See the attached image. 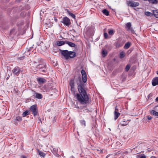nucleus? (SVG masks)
<instances>
[{
  "instance_id": "9b49d317",
  "label": "nucleus",
  "mask_w": 158,
  "mask_h": 158,
  "mask_svg": "<svg viewBox=\"0 0 158 158\" xmlns=\"http://www.w3.org/2000/svg\"><path fill=\"white\" fill-rule=\"evenodd\" d=\"M127 30L128 31H130L131 32H133L134 31L132 27H131V24L130 23H128L126 25Z\"/></svg>"
},
{
  "instance_id": "3c124183",
  "label": "nucleus",
  "mask_w": 158,
  "mask_h": 158,
  "mask_svg": "<svg viewBox=\"0 0 158 158\" xmlns=\"http://www.w3.org/2000/svg\"><path fill=\"white\" fill-rule=\"evenodd\" d=\"M23 158H27L25 156H23Z\"/></svg>"
},
{
  "instance_id": "f704fd0d",
  "label": "nucleus",
  "mask_w": 158,
  "mask_h": 158,
  "mask_svg": "<svg viewBox=\"0 0 158 158\" xmlns=\"http://www.w3.org/2000/svg\"><path fill=\"white\" fill-rule=\"evenodd\" d=\"M130 68V66L129 65H127L125 68L126 71H128Z\"/></svg>"
},
{
  "instance_id": "6ab92c4d",
  "label": "nucleus",
  "mask_w": 158,
  "mask_h": 158,
  "mask_svg": "<svg viewBox=\"0 0 158 158\" xmlns=\"http://www.w3.org/2000/svg\"><path fill=\"white\" fill-rule=\"evenodd\" d=\"M107 54V51L105 49H103L102 52V54L103 57L106 56Z\"/></svg>"
},
{
  "instance_id": "5701e85b",
  "label": "nucleus",
  "mask_w": 158,
  "mask_h": 158,
  "mask_svg": "<svg viewBox=\"0 0 158 158\" xmlns=\"http://www.w3.org/2000/svg\"><path fill=\"white\" fill-rule=\"evenodd\" d=\"M102 12L103 14L106 16H107L109 15V12L106 9L103 10L102 11Z\"/></svg>"
},
{
  "instance_id": "a878e982",
  "label": "nucleus",
  "mask_w": 158,
  "mask_h": 158,
  "mask_svg": "<svg viewBox=\"0 0 158 158\" xmlns=\"http://www.w3.org/2000/svg\"><path fill=\"white\" fill-rule=\"evenodd\" d=\"M137 158H146V156L144 154L138 155L136 156Z\"/></svg>"
},
{
  "instance_id": "de8ad7c7",
  "label": "nucleus",
  "mask_w": 158,
  "mask_h": 158,
  "mask_svg": "<svg viewBox=\"0 0 158 158\" xmlns=\"http://www.w3.org/2000/svg\"><path fill=\"white\" fill-rule=\"evenodd\" d=\"M150 158H156L155 156H151Z\"/></svg>"
},
{
  "instance_id": "bb28decb",
  "label": "nucleus",
  "mask_w": 158,
  "mask_h": 158,
  "mask_svg": "<svg viewBox=\"0 0 158 158\" xmlns=\"http://www.w3.org/2000/svg\"><path fill=\"white\" fill-rule=\"evenodd\" d=\"M114 31L112 29H110L108 33L109 35H113L114 33Z\"/></svg>"
},
{
  "instance_id": "c9c22d12",
  "label": "nucleus",
  "mask_w": 158,
  "mask_h": 158,
  "mask_svg": "<svg viewBox=\"0 0 158 158\" xmlns=\"http://www.w3.org/2000/svg\"><path fill=\"white\" fill-rule=\"evenodd\" d=\"M104 37L105 39H107L108 37V35L107 33L106 32H104Z\"/></svg>"
},
{
  "instance_id": "b1692460",
  "label": "nucleus",
  "mask_w": 158,
  "mask_h": 158,
  "mask_svg": "<svg viewBox=\"0 0 158 158\" xmlns=\"http://www.w3.org/2000/svg\"><path fill=\"white\" fill-rule=\"evenodd\" d=\"M131 44V43L130 42L126 43L124 46V48L125 49L128 48L130 47Z\"/></svg>"
},
{
  "instance_id": "393cba45",
  "label": "nucleus",
  "mask_w": 158,
  "mask_h": 158,
  "mask_svg": "<svg viewBox=\"0 0 158 158\" xmlns=\"http://www.w3.org/2000/svg\"><path fill=\"white\" fill-rule=\"evenodd\" d=\"M30 113V111L28 110H26L22 114V116L23 117L26 116L27 115L29 114Z\"/></svg>"
},
{
  "instance_id": "79ce46f5",
  "label": "nucleus",
  "mask_w": 158,
  "mask_h": 158,
  "mask_svg": "<svg viewBox=\"0 0 158 158\" xmlns=\"http://www.w3.org/2000/svg\"><path fill=\"white\" fill-rule=\"evenodd\" d=\"M127 125V123H122L121 125L123 126H125Z\"/></svg>"
},
{
  "instance_id": "37998d69",
  "label": "nucleus",
  "mask_w": 158,
  "mask_h": 158,
  "mask_svg": "<svg viewBox=\"0 0 158 158\" xmlns=\"http://www.w3.org/2000/svg\"><path fill=\"white\" fill-rule=\"evenodd\" d=\"M36 79H44V78L43 77H38L37 78H36Z\"/></svg>"
},
{
  "instance_id": "7ed1b4c3",
  "label": "nucleus",
  "mask_w": 158,
  "mask_h": 158,
  "mask_svg": "<svg viewBox=\"0 0 158 158\" xmlns=\"http://www.w3.org/2000/svg\"><path fill=\"white\" fill-rule=\"evenodd\" d=\"M12 72L14 74V75L16 77H17V78H19L18 77L19 74H20V75H22L21 71L19 68L18 67H15L12 70Z\"/></svg>"
},
{
  "instance_id": "dca6fc26",
  "label": "nucleus",
  "mask_w": 158,
  "mask_h": 158,
  "mask_svg": "<svg viewBox=\"0 0 158 158\" xmlns=\"http://www.w3.org/2000/svg\"><path fill=\"white\" fill-rule=\"evenodd\" d=\"M66 11L67 13L70 16H71V17H72L74 19H75V18L76 16H75V15L73 14V13L69 11V10H68V9H66Z\"/></svg>"
},
{
  "instance_id": "f8f14e48",
  "label": "nucleus",
  "mask_w": 158,
  "mask_h": 158,
  "mask_svg": "<svg viewBox=\"0 0 158 158\" xmlns=\"http://www.w3.org/2000/svg\"><path fill=\"white\" fill-rule=\"evenodd\" d=\"M69 58H73L75 57L76 56V53L75 52L72 51H69Z\"/></svg>"
},
{
  "instance_id": "7c9ffc66",
  "label": "nucleus",
  "mask_w": 158,
  "mask_h": 158,
  "mask_svg": "<svg viewBox=\"0 0 158 158\" xmlns=\"http://www.w3.org/2000/svg\"><path fill=\"white\" fill-rule=\"evenodd\" d=\"M145 14L146 16H152V14L149 11H146L145 12Z\"/></svg>"
},
{
  "instance_id": "5fc2aeb1",
  "label": "nucleus",
  "mask_w": 158,
  "mask_h": 158,
  "mask_svg": "<svg viewBox=\"0 0 158 158\" xmlns=\"http://www.w3.org/2000/svg\"><path fill=\"white\" fill-rule=\"evenodd\" d=\"M123 122H125V121H124V120H123Z\"/></svg>"
},
{
  "instance_id": "cd10ccee",
  "label": "nucleus",
  "mask_w": 158,
  "mask_h": 158,
  "mask_svg": "<svg viewBox=\"0 0 158 158\" xmlns=\"http://www.w3.org/2000/svg\"><path fill=\"white\" fill-rule=\"evenodd\" d=\"M38 152L39 155L41 156L44 157L45 156V154L43 152H41L40 151L38 150Z\"/></svg>"
},
{
  "instance_id": "0eeeda50",
  "label": "nucleus",
  "mask_w": 158,
  "mask_h": 158,
  "mask_svg": "<svg viewBox=\"0 0 158 158\" xmlns=\"http://www.w3.org/2000/svg\"><path fill=\"white\" fill-rule=\"evenodd\" d=\"M69 85L70 87V91L71 93L73 95L75 94V89L74 88V82L73 80H71L70 81Z\"/></svg>"
},
{
  "instance_id": "c85d7f7f",
  "label": "nucleus",
  "mask_w": 158,
  "mask_h": 158,
  "mask_svg": "<svg viewBox=\"0 0 158 158\" xmlns=\"http://www.w3.org/2000/svg\"><path fill=\"white\" fill-rule=\"evenodd\" d=\"M120 58H123L125 56V53L124 52H122L120 53L119 55Z\"/></svg>"
},
{
  "instance_id": "423d86ee",
  "label": "nucleus",
  "mask_w": 158,
  "mask_h": 158,
  "mask_svg": "<svg viewBox=\"0 0 158 158\" xmlns=\"http://www.w3.org/2000/svg\"><path fill=\"white\" fill-rule=\"evenodd\" d=\"M120 107L118 106H115V111L114 112V119L115 120H116L120 114L119 112V110Z\"/></svg>"
},
{
  "instance_id": "2eb2a0df",
  "label": "nucleus",
  "mask_w": 158,
  "mask_h": 158,
  "mask_svg": "<svg viewBox=\"0 0 158 158\" xmlns=\"http://www.w3.org/2000/svg\"><path fill=\"white\" fill-rule=\"evenodd\" d=\"M65 44H67L69 46L72 47H74L76 46L75 44L68 41H65Z\"/></svg>"
},
{
  "instance_id": "603ef678",
  "label": "nucleus",
  "mask_w": 158,
  "mask_h": 158,
  "mask_svg": "<svg viewBox=\"0 0 158 158\" xmlns=\"http://www.w3.org/2000/svg\"><path fill=\"white\" fill-rule=\"evenodd\" d=\"M157 74L158 75V71H157Z\"/></svg>"
},
{
  "instance_id": "aec40b11",
  "label": "nucleus",
  "mask_w": 158,
  "mask_h": 158,
  "mask_svg": "<svg viewBox=\"0 0 158 158\" xmlns=\"http://www.w3.org/2000/svg\"><path fill=\"white\" fill-rule=\"evenodd\" d=\"M152 84L153 86L158 85V80H152Z\"/></svg>"
},
{
  "instance_id": "864d4df0",
  "label": "nucleus",
  "mask_w": 158,
  "mask_h": 158,
  "mask_svg": "<svg viewBox=\"0 0 158 158\" xmlns=\"http://www.w3.org/2000/svg\"><path fill=\"white\" fill-rule=\"evenodd\" d=\"M116 46H117V47H119V46L117 45H117H116Z\"/></svg>"
},
{
  "instance_id": "8fccbe9b",
  "label": "nucleus",
  "mask_w": 158,
  "mask_h": 158,
  "mask_svg": "<svg viewBox=\"0 0 158 158\" xmlns=\"http://www.w3.org/2000/svg\"><path fill=\"white\" fill-rule=\"evenodd\" d=\"M124 154H127L128 153V152H124Z\"/></svg>"
},
{
  "instance_id": "39448f33",
  "label": "nucleus",
  "mask_w": 158,
  "mask_h": 158,
  "mask_svg": "<svg viewBox=\"0 0 158 158\" xmlns=\"http://www.w3.org/2000/svg\"><path fill=\"white\" fill-rule=\"evenodd\" d=\"M61 22L63 23L64 25L69 27L71 24V22L70 19L67 17L63 18Z\"/></svg>"
},
{
  "instance_id": "49530a36",
  "label": "nucleus",
  "mask_w": 158,
  "mask_h": 158,
  "mask_svg": "<svg viewBox=\"0 0 158 158\" xmlns=\"http://www.w3.org/2000/svg\"><path fill=\"white\" fill-rule=\"evenodd\" d=\"M54 20L56 22H57V18L55 17H54Z\"/></svg>"
},
{
  "instance_id": "9d476101",
  "label": "nucleus",
  "mask_w": 158,
  "mask_h": 158,
  "mask_svg": "<svg viewBox=\"0 0 158 158\" xmlns=\"http://www.w3.org/2000/svg\"><path fill=\"white\" fill-rule=\"evenodd\" d=\"M16 34V31L15 29H13L10 31L9 34L10 37L11 38H13Z\"/></svg>"
},
{
  "instance_id": "09e8293b",
  "label": "nucleus",
  "mask_w": 158,
  "mask_h": 158,
  "mask_svg": "<svg viewBox=\"0 0 158 158\" xmlns=\"http://www.w3.org/2000/svg\"><path fill=\"white\" fill-rule=\"evenodd\" d=\"M153 79H158V77H155Z\"/></svg>"
},
{
  "instance_id": "f03ea898",
  "label": "nucleus",
  "mask_w": 158,
  "mask_h": 158,
  "mask_svg": "<svg viewBox=\"0 0 158 158\" xmlns=\"http://www.w3.org/2000/svg\"><path fill=\"white\" fill-rule=\"evenodd\" d=\"M37 70H39L40 72H42L44 73H46L47 71L46 65L45 63L42 64H40L36 67Z\"/></svg>"
},
{
  "instance_id": "f3484780",
  "label": "nucleus",
  "mask_w": 158,
  "mask_h": 158,
  "mask_svg": "<svg viewBox=\"0 0 158 158\" xmlns=\"http://www.w3.org/2000/svg\"><path fill=\"white\" fill-rule=\"evenodd\" d=\"M148 1L152 4H157L158 3V0H148Z\"/></svg>"
},
{
  "instance_id": "6e6552de",
  "label": "nucleus",
  "mask_w": 158,
  "mask_h": 158,
  "mask_svg": "<svg viewBox=\"0 0 158 158\" xmlns=\"http://www.w3.org/2000/svg\"><path fill=\"white\" fill-rule=\"evenodd\" d=\"M128 6L131 7H135L139 6V2L134 1H129L127 2Z\"/></svg>"
},
{
  "instance_id": "72a5a7b5",
  "label": "nucleus",
  "mask_w": 158,
  "mask_h": 158,
  "mask_svg": "<svg viewBox=\"0 0 158 158\" xmlns=\"http://www.w3.org/2000/svg\"><path fill=\"white\" fill-rule=\"evenodd\" d=\"M97 151L98 152V153H102L103 152V149H101L100 148L97 149Z\"/></svg>"
},
{
  "instance_id": "f257e3e1",
  "label": "nucleus",
  "mask_w": 158,
  "mask_h": 158,
  "mask_svg": "<svg viewBox=\"0 0 158 158\" xmlns=\"http://www.w3.org/2000/svg\"><path fill=\"white\" fill-rule=\"evenodd\" d=\"M85 84L82 83L79 85L77 88L79 93H77L75 96L79 102L81 104H85L89 102V98L84 89Z\"/></svg>"
},
{
  "instance_id": "473e14b6",
  "label": "nucleus",
  "mask_w": 158,
  "mask_h": 158,
  "mask_svg": "<svg viewBox=\"0 0 158 158\" xmlns=\"http://www.w3.org/2000/svg\"><path fill=\"white\" fill-rule=\"evenodd\" d=\"M80 123L82 125H84L85 127V120H81Z\"/></svg>"
},
{
  "instance_id": "a19ab883",
  "label": "nucleus",
  "mask_w": 158,
  "mask_h": 158,
  "mask_svg": "<svg viewBox=\"0 0 158 158\" xmlns=\"http://www.w3.org/2000/svg\"><path fill=\"white\" fill-rule=\"evenodd\" d=\"M147 117L148 119L149 120H151L152 118V117L151 116H147Z\"/></svg>"
},
{
  "instance_id": "58836bf2",
  "label": "nucleus",
  "mask_w": 158,
  "mask_h": 158,
  "mask_svg": "<svg viewBox=\"0 0 158 158\" xmlns=\"http://www.w3.org/2000/svg\"><path fill=\"white\" fill-rule=\"evenodd\" d=\"M83 111L84 113H88L89 111L88 110V109H85L83 110Z\"/></svg>"
},
{
  "instance_id": "4c0bfd02",
  "label": "nucleus",
  "mask_w": 158,
  "mask_h": 158,
  "mask_svg": "<svg viewBox=\"0 0 158 158\" xmlns=\"http://www.w3.org/2000/svg\"><path fill=\"white\" fill-rule=\"evenodd\" d=\"M16 119L17 121H20L22 120V118L21 117L18 116L16 117Z\"/></svg>"
},
{
  "instance_id": "2f4dec72",
  "label": "nucleus",
  "mask_w": 158,
  "mask_h": 158,
  "mask_svg": "<svg viewBox=\"0 0 158 158\" xmlns=\"http://www.w3.org/2000/svg\"><path fill=\"white\" fill-rule=\"evenodd\" d=\"M57 149L56 148H53L52 151L53 153L55 155L57 154Z\"/></svg>"
},
{
  "instance_id": "a211bd4d",
  "label": "nucleus",
  "mask_w": 158,
  "mask_h": 158,
  "mask_svg": "<svg viewBox=\"0 0 158 158\" xmlns=\"http://www.w3.org/2000/svg\"><path fill=\"white\" fill-rule=\"evenodd\" d=\"M152 15H154L156 18H158V10H154Z\"/></svg>"
},
{
  "instance_id": "e433bc0d",
  "label": "nucleus",
  "mask_w": 158,
  "mask_h": 158,
  "mask_svg": "<svg viewBox=\"0 0 158 158\" xmlns=\"http://www.w3.org/2000/svg\"><path fill=\"white\" fill-rule=\"evenodd\" d=\"M33 47H30L28 49H27L26 52H29L31 51L33 49Z\"/></svg>"
},
{
  "instance_id": "20e7f679",
  "label": "nucleus",
  "mask_w": 158,
  "mask_h": 158,
  "mask_svg": "<svg viewBox=\"0 0 158 158\" xmlns=\"http://www.w3.org/2000/svg\"><path fill=\"white\" fill-rule=\"evenodd\" d=\"M30 109L32 112L34 116H35L37 115L38 111L36 105H34L31 106L30 107Z\"/></svg>"
},
{
  "instance_id": "ea45409f",
  "label": "nucleus",
  "mask_w": 158,
  "mask_h": 158,
  "mask_svg": "<svg viewBox=\"0 0 158 158\" xmlns=\"http://www.w3.org/2000/svg\"><path fill=\"white\" fill-rule=\"evenodd\" d=\"M112 157L111 155H108L106 156V158H112Z\"/></svg>"
},
{
  "instance_id": "4468645a",
  "label": "nucleus",
  "mask_w": 158,
  "mask_h": 158,
  "mask_svg": "<svg viewBox=\"0 0 158 158\" xmlns=\"http://www.w3.org/2000/svg\"><path fill=\"white\" fill-rule=\"evenodd\" d=\"M65 43V41H60L56 42V44L58 46H61L64 45Z\"/></svg>"
},
{
  "instance_id": "c756f323",
  "label": "nucleus",
  "mask_w": 158,
  "mask_h": 158,
  "mask_svg": "<svg viewBox=\"0 0 158 158\" xmlns=\"http://www.w3.org/2000/svg\"><path fill=\"white\" fill-rule=\"evenodd\" d=\"M37 81L39 84H41L46 81V80H37Z\"/></svg>"
},
{
  "instance_id": "ddd939ff",
  "label": "nucleus",
  "mask_w": 158,
  "mask_h": 158,
  "mask_svg": "<svg viewBox=\"0 0 158 158\" xmlns=\"http://www.w3.org/2000/svg\"><path fill=\"white\" fill-rule=\"evenodd\" d=\"M81 73L82 75V79H86V74L84 69H82L81 71Z\"/></svg>"
},
{
  "instance_id": "1a4fd4ad",
  "label": "nucleus",
  "mask_w": 158,
  "mask_h": 158,
  "mask_svg": "<svg viewBox=\"0 0 158 158\" xmlns=\"http://www.w3.org/2000/svg\"><path fill=\"white\" fill-rule=\"evenodd\" d=\"M62 54L64 56V58L66 60L69 59V52L67 50H63L61 52Z\"/></svg>"
},
{
  "instance_id": "a18cd8bd",
  "label": "nucleus",
  "mask_w": 158,
  "mask_h": 158,
  "mask_svg": "<svg viewBox=\"0 0 158 158\" xmlns=\"http://www.w3.org/2000/svg\"><path fill=\"white\" fill-rule=\"evenodd\" d=\"M155 101L156 102H158V97H157L155 99Z\"/></svg>"
},
{
  "instance_id": "4be33fe9",
  "label": "nucleus",
  "mask_w": 158,
  "mask_h": 158,
  "mask_svg": "<svg viewBox=\"0 0 158 158\" xmlns=\"http://www.w3.org/2000/svg\"><path fill=\"white\" fill-rule=\"evenodd\" d=\"M150 113L158 117V112L154 110H152L150 111Z\"/></svg>"
},
{
  "instance_id": "c03bdc74",
  "label": "nucleus",
  "mask_w": 158,
  "mask_h": 158,
  "mask_svg": "<svg viewBox=\"0 0 158 158\" xmlns=\"http://www.w3.org/2000/svg\"><path fill=\"white\" fill-rule=\"evenodd\" d=\"M83 83H85L87 81V80H82Z\"/></svg>"
},
{
  "instance_id": "412c9836",
  "label": "nucleus",
  "mask_w": 158,
  "mask_h": 158,
  "mask_svg": "<svg viewBox=\"0 0 158 158\" xmlns=\"http://www.w3.org/2000/svg\"><path fill=\"white\" fill-rule=\"evenodd\" d=\"M35 97L38 99H41L43 98L42 94L39 93H36Z\"/></svg>"
}]
</instances>
